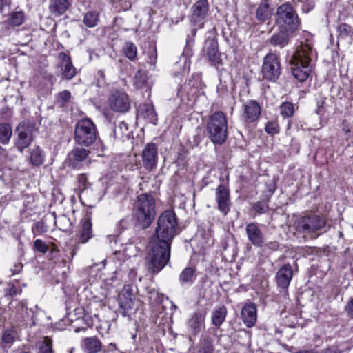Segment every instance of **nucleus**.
Returning a JSON list of instances; mask_svg holds the SVG:
<instances>
[{
  "mask_svg": "<svg viewBox=\"0 0 353 353\" xmlns=\"http://www.w3.org/2000/svg\"><path fill=\"white\" fill-rule=\"evenodd\" d=\"M316 58V52L312 46L302 43L289 59L294 77L301 82L307 80Z\"/></svg>",
  "mask_w": 353,
  "mask_h": 353,
  "instance_id": "obj_1",
  "label": "nucleus"
},
{
  "mask_svg": "<svg viewBox=\"0 0 353 353\" xmlns=\"http://www.w3.org/2000/svg\"><path fill=\"white\" fill-rule=\"evenodd\" d=\"M155 199L149 194H141L137 197L134 204L133 217L136 225L141 229H146L154 219Z\"/></svg>",
  "mask_w": 353,
  "mask_h": 353,
  "instance_id": "obj_2",
  "label": "nucleus"
},
{
  "mask_svg": "<svg viewBox=\"0 0 353 353\" xmlns=\"http://www.w3.org/2000/svg\"><path fill=\"white\" fill-rule=\"evenodd\" d=\"M155 234L151 241L171 245L176 236V217L174 212L165 210L159 216Z\"/></svg>",
  "mask_w": 353,
  "mask_h": 353,
  "instance_id": "obj_3",
  "label": "nucleus"
},
{
  "mask_svg": "<svg viewBox=\"0 0 353 353\" xmlns=\"http://www.w3.org/2000/svg\"><path fill=\"white\" fill-rule=\"evenodd\" d=\"M151 249L148 253V268L152 274L159 273L168 263L171 245L151 241Z\"/></svg>",
  "mask_w": 353,
  "mask_h": 353,
  "instance_id": "obj_4",
  "label": "nucleus"
},
{
  "mask_svg": "<svg viewBox=\"0 0 353 353\" xmlns=\"http://www.w3.org/2000/svg\"><path fill=\"white\" fill-rule=\"evenodd\" d=\"M207 132L210 141L216 145L223 144L228 137V122L221 111L213 113L207 123Z\"/></svg>",
  "mask_w": 353,
  "mask_h": 353,
  "instance_id": "obj_5",
  "label": "nucleus"
},
{
  "mask_svg": "<svg viewBox=\"0 0 353 353\" xmlns=\"http://www.w3.org/2000/svg\"><path fill=\"white\" fill-rule=\"evenodd\" d=\"M98 131L94 122L88 119H81L75 125L74 140L79 145L88 147L97 140Z\"/></svg>",
  "mask_w": 353,
  "mask_h": 353,
  "instance_id": "obj_6",
  "label": "nucleus"
},
{
  "mask_svg": "<svg viewBox=\"0 0 353 353\" xmlns=\"http://www.w3.org/2000/svg\"><path fill=\"white\" fill-rule=\"evenodd\" d=\"M276 23L280 28L294 32L301 28L300 19L289 3L281 4L277 9Z\"/></svg>",
  "mask_w": 353,
  "mask_h": 353,
  "instance_id": "obj_7",
  "label": "nucleus"
},
{
  "mask_svg": "<svg viewBox=\"0 0 353 353\" xmlns=\"http://www.w3.org/2000/svg\"><path fill=\"white\" fill-rule=\"evenodd\" d=\"M37 130L35 124L30 121H23L19 123L15 129L17 137L14 145L20 152H23L33 141Z\"/></svg>",
  "mask_w": 353,
  "mask_h": 353,
  "instance_id": "obj_8",
  "label": "nucleus"
},
{
  "mask_svg": "<svg viewBox=\"0 0 353 353\" xmlns=\"http://www.w3.org/2000/svg\"><path fill=\"white\" fill-rule=\"evenodd\" d=\"M325 224V219L322 216L310 214L299 219L296 222V228L302 233L311 234L321 230Z\"/></svg>",
  "mask_w": 353,
  "mask_h": 353,
  "instance_id": "obj_9",
  "label": "nucleus"
},
{
  "mask_svg": "<svg viewBox=\"0 0 353 353\" xmlns=\"http://www.w3.org/2000/svg\"><path fill=\"white\" fill-rule=\"evenodd\" d=\"M263 78L275 82L281 72V63L279 57L274 53H268L264 58L261 69Z\"/></svg>",
  "mask_w": 353,
  "mask_h": 353,
  "instance_id": "obj_10",
  "label": "nucleus"
},
{
  "mask_svg": "<svg viewBox=\"0 0 353 353\" xmlns=\"http://www.w3.org/2000/svg\"><path fill=\"white\" fill-rule=\"evenodd\" d=\"M132 287L125 285L118 296L120 312L123 316L130 317L136 311Z\"/></svg>",
  "mask_w": 353,
  "mask_h": 353,
  "instance_id": "obj_11",
  "label": "nucleus"
},
{
  "mask_svg": "<svg viewBox=\"0 0 353 353\" xmlns=\"http://www.w3.org/2000/svg\"><path fill=\"white\" fill-rule=\"evenodd\" d=\"M205 312L196 310L188 319L186 322L187 332L190 341L194 340L198 334L205 327Z\"/></svg>",
  "mask_w": 353,
  "mask_h": 353,
  "instance_id": "obj_12",
  "label": "nucleus"
},
{
  "mask_svg": "<svg viewBox=\"0 0 353 353\" xmlns=\"http://www.w3.org/2000/svg\"><path fill=\"white\" fill-rule=\"evenodd\" d=\"M110 108L117 112H126L130 108V101L128 95L123 90L113 91L109 97Z\"/></svg>",
  "mask_w": 353,
  "mask_h": 353,
  "instance_id": "obj_13",
  "label": "nucleus"
},
{
  "mask_svg": "<svg viewBox=\"0 0 353 353\" xmlns=\"http://www.w3.org/2000/svg\"><path fill=\"white\" fill-rule=\"evenodd\" d=\"M190 21L199 28H203L209 11L208 0H199L191 8Z\"/></svg>",
  "mask_w": 353,
  "mask_h": 353,
  "instance_id": "obj_14",
  "label": "nucleus"
},
{
  "mask_svg": "<svg viewBox=\"0 0 353 353\" xmlns=\"http://www.w3.org/2000/svg\"><path fill=\"white\" fill-rule=\"evenodd\" d=\"M261 112L260 105L254 100H249L242 105L241 119L246 123H253L259 118Z\"/></svg>",
  "mask_w": 353,
  "mask_h": 353,
  "instance_id": "obj_15",
  "label": "nucleus"
},
{
  "mask_svg": "<svg viewBox=\"0 0 353 353\" xmlns=\"http://www.w3.org/2000/svg\"><path fill=\"white\" fill-rule=\"evenodd\" d=\"M215 196L219 210L226 215L230 211L231 205L229 190L221 183L216 188Z\"/></svg>",
  "mask_w": 353,
  "mask_h": 353,
  "instance_id": "obj_16",
  "label": "nucleus"
},
{
  "mask_svg": "<svg viewBox=\"0 0 353 353\" xmlns=\"http://www.w3.org/2000/svg\"><path fill=\"white\" fill-rule=\"evenodd\" d=\"M203 53L212 64L216 65L221 63V53L219 51L217 41L215 39L208 38L205 40Z\"/></svg>",
  "mask_w": 353,
  "mask_h": 353,
  "instance_id": "obj_17",
  "label": "nucleus"
},
{
  "mask_svg": "<svg viewBox=\"0 0 353 353\" xmlns=\"http://www.w3.org/2000/svg\"><path fill=\"white\" fill-rule=\"evenodd\" d=\"M142 160L145 169L151 170L157 163V148L154 143H148L142 152Z\"/></svg>",
  "mask_w": 353,
  "mask_h": 353,
  "instance_id": "obj_18",
  "label": "nucleus"
},
{
  "mask_svg": "<svg viewBox=\"0 0 353 353\" xmlns=\"http://www.w3.org/2000/svg\"><path fill=\"white\" fill-rule=\"evenodd\" d=\"M245 233L248 241L255 247H263L265 238L256 223H250L245 226Z\"/></svg>",
  "mask_w": 353,
  "mask_h": 353,
  "instance_id": "obj_19",
  "label": "nucleus"
},
{
  "mask_svg": "<svg viewBox=\"0 0 353 353\" xmlns=\"http://www.w3.org/2000/svg\"><path fill=\"white\" fill-rule=\"evenodd\" d=\"M59 58L60 60L59 68L62 77L67 80L72 79L76 75L77 72L70 57L65 53H60Z\"/></svg>",
  "mask_w": 353,
  "mask_h": 353,
  "instance_id": "obj_20",
  "label": "nucleus"
},
{
  "mask_svg": "<svg viewBox=\"0 0 353 353\" xmlns=\"http://www.w3.org/2000/svg\"><path fill=\"white\" fill-rule=\"evenodd\" d=\"M292 33L286 29L280 28V30L274 32L268 41L273 47L283 48L289 44Z\"/></svg>",
  "mask_w": 353,
  "mask_h": 353,
  "instance_id": "obj_21",
  "label": "nucleus"
},
{
  "mask_svg": "<svg viewBox=\"0 0 353 353\" xmlns=\"http://www.w3.org/2000/svg\"><path fill=\"white\" fill-rule=\"evenodd\" d=\"M293 276V271L290 264H284L278 270L276 279L278 286L286 289L289 286Z\"/></svg>",
  "mask_w": 353,
  "mask_h": 353,
  "instance_id": "obj_22",
  "label": "nucleus"
},
{
  "mask_svg": "<svg viewBox=\"0 0 353 353\" xmlns=\"http://www.w3.org/2000/svg\"><path fill=\"white\" fill-rule=\"evenodd\" d=\"M241 319L248 327H253L257 319L256 308L254 303L245 304L241 309Z\"/></svg>",
  "mask_w": 353,
  "mask_h": 353,
  "instance_id": "obj_23",
  "label": "nucleus"
},
{
  "mask_svg": "<svg viewBox=\"0 0 353 353\" xmlns=\"http://www.w3.org/2000/svg\"><path fill=\"white\" fill-rule=\"evenodd\" d=\"M70 5L68 0H50L49 10L54 17H60L65 13Z\"/></svg>",
  "mask_w": 353,
  "mask_h": 353,
  "instance_id": "obj_24",
  "label": "nucleus"
},
{
  "mask_svg": "<svg viewBox=\"0 0 353 353\" xmlns=\"http://www.w3.org/2000/svg\"><path fill=\"white\" fill-rule=\"evenodd\" d=\"M139 116L147 120L149 123L156 124L157 116L152 104L144 103L139 105L138 109Z\"/></svg>",
  "mask_w": 353,
  "mask_h": 353,
  "instance_id": "obj_25",
  "label": "nucleus"
},
{
  "mask_svg": "<svg viewBox=\"0 0 353 353\" xmlns=\"http://www.w3.org/2000/svg\"><path fill=\"white\" fill-rule=\"evenodd\" d=\"M92 237V222L90 217L81 221V227L79 231V243H85Z\"/></svg>",
  "mask_w": 353,
  "mask_h": 353,
  "instance_id": "obj_26",
  "label": "nucleus"
},
{
  "mask_svg": "<svg viewBox=\"0 0 353 353\" xmlns=\"http://www.w3.org/2000/svg\"><path fill=\"white\" fill-rule=\"evenodd\" d=\"M90 151L83 148H74L69 154V161L72 164L73 168H77L79 162L85 161Z\"/></svg>",
  "mask_w": 353,
  "mask_h": 353,
  "instance_id": "obj_27",
  "label": "nucleus"
},
{
  "mask_svg": "<svg viewBox=\"0 0 353 353\" xmlns=\"http://www.w3.org/2000/svg\"><path fill=\"white\" fill-rule=\"evenodd\" d=\"M227 309L224 305L216 307L212 312V323L216 327H219L225 320Z\"/></svg>",
  "mask_w": 353,
  "mask_h": 353,
  "instance_id": "obj_28",
  "label": "nucleus"
},
{
  "mask_svg": "<svg viewBox=\"0 0 353 353\" xmlns=\"http://www.w3.org/2000/svg\"><path fill=\"white\" fill-rule=\"evenodd\" d=\"M83 346L87 353H97L101 350V343L96 337L84 339Z\"/></svg>",
  "mask_w": 353,
  "mask_h": 353,
  "instance_id": "obj_29",
  "label": "nucleus"
},
{
  "mask_svg": "<svg viewBox=\"0 0 353 353\" xmlns=\"http://www.w3.org/2000/svg\"><path fill=\"white\" fill-rule=\"evenodd\" d=\"M100 14L97 10H90L83 14V23L88 28H94L99 22Z\"/></svg>",
  "mask_w": 353,
  "mask_h": 353,
  "instance_id": "obj_30",
  "label": "nucleus"
},
{
  "mask_svg": "<svg viewBox=\"0 0 353 353\" xmlns=\"http://www.w3.org/2000/svg\"><path fill=\"white\" fill-rule=\"evenodd\" d=\"M338 40L352 39L353 37V28L345 23H341L336 27Z\"/></svg>",
  "mask_w": 353,
  "mask_h": 353,
  "instance_id": "obj_31",
  "label": "nucleus"
},
{
  "mask_svg": "<svg viewBox=\"0 0 353 353\" xmlns=\"http://www.w3.org/2000/svg\"><path fill=\"white\" fill-rule=\"evenodd\" d=\"M12 135V128L8 123H0V143L6 145Z\"/></svg>",
  "mask_w": 353,
  "mask_h": 353,
  "instance_id": "obj_32",
  "label": "nucleus"
},
{
  "mask_svg": "<svg viewBox=\"0 0 353 353\" xmlns=\"http://www.w3.org/2000/svg\"><path fill=\"white\" fill-rule=\"evenodd\" d=\"M271 14L272 12L269 4L266 1L261 2L256 10L258 20L264 22L270 18Z\"/></svg>",
  "mask_w": 353,
  "mask_h": 353,
  "instance_id": "obj_33",
  "label": "nucleus"
},
{
  "mask_svg": "<svg viewBox=\"0 0 353 353\" xmlns=\"http://www.w3.org/2000/svg\"><path fill=\"white\" fill-rule=\"evenodd\" d=\"M44 154L39 147H35L31 150L30 155V162L32 165H41L44 162Z\"/></svg>",
  "mask_w": 353,
  "mask_h": 353,
  "instance_id": "obj_34",
  "label": "nucleus"
},
{
  "mask_svg": "<svg viewBox=\"0 0 353 353\" xmlns=\"http://www.w3.org/2000/svg\"><path fill=\"white\" fill-rule=\"evenodd\" d=\"M195 279V270L191 267L185 268L179 275V281L181 285L192 283Z\"/></svg>",
  "mask_w": 353,
  "mask_h": 353,
  "instance_id": "obj_35",
  "label": "nucleus"
},
{
  "mask_svg": "<svg viewBox=\"0 0 353 353\" xmlns=\"http://www.w3.org/2000/svg\"><path fill=\"white\" fill-rule=\"evenodd\" d=\"M125 57L130 61H134L137 56V48L134 43L131 41H127L124 43L123 48Z\"/></svg>",
  "mask_w": 353,
  "mask_h": 353,
  "instance_id": "obj_36",
  "label": "nucleus"
},
{
  "mask_svg": "<svg viewBox=\"0 0 353 353\" xmlns=\"http://www.w3.org/2000/svg\"><path fill=\"white\" fill-rule=\"evenodd\" d=\"M25 15L23 12H14L8 18V23L13 26H19L23 23Z\"/></svg>",
  "mask_w": 353,
  "mask_h": 353,
  "instance_id": "obj_37",
  "label": "nucleus"
},
{
  "mask_svg": "<svg viewBox=\"0 0 353 353\" xmlns=\"http://www.w3.org/2000/svg\"><path fill=\"white\" fill-rule=\"evenodd\" d=\"M52 341L48 336L39 343V353H52Z\"/></svg>",
  "mask_w": 353,
  "mask_h": 353,
  "instance_id": "obj_38",
  "label": "nucleus"
},
{
  "mask_svg": "<svg viewBox=\"0 0 353 353\" xmlns=\"http://www.w3.org/2000/svg\"><path fill=\"white\" fill-rule=\"evenodd\" d=\"M294 112V105L290 102H283L280 105V113L285 118L291 117Z\"/></svg>",
  "mask_w": 353,
  "mask_h": 353,
  "instance_id": "obj_39",
  "label": "nucleus"
},
{
  "mask_svg": "<svg viewBox=\"0 0 353 353\" xmlns=\"http://www.w3.org/2000/svg\"><path fill=\"white\" fill-rule=\"evenodd\" d=\"M213 350L212 339L208 337H202L201 347L198 353H212Z\"/></svg>",
  "mask_w": 353,
  "mask_h": 353,
  "instance_id": "obj_40",
  "label": "nucleus"
},
{
  "mask_svg": "<svg viewBox=\"0 0 353 353\" xmlns=\"http://www.w3.org/2000/svg\"><path fill=\"white\" fill-rule=\"evenodd\" d=\"M326 97L320 96L316 99V108L315 112L317 114L323 116L327 111Z\"/></svg>",
  "mask_w": 353,
  "mask_h": 353,
  "instance_id": "obj_41",
  "label": "nucleus"
},
{
  "mask_svg": "<svg viewBox=\"0 0 353 353\" xmlns=\"http://www.w3.org/2000/svg\"><path fill=\"white\" fill-rule=\"evenodd\" d=\"M147 81V76L145 72L138 70L134 77V84L137 88H142Z\"/></svg>",
  "mask_w": 353,
  "mask_h": 353,
  "instance_id": "obj_42",
  "label": "nucleus"
},
{
  "mask_svg": "<svg viewBox=\"0 0 353 353\" xmlns=\"http://www.w3.org/2000/svg\"><path fill=\"white\" fill-rule=\"evenodd\" d=\"M94 84L100 88L106 87L105 75L103 70H99L95 75V81Z\"/></svg>",
  "mask_w": 353,
  "mask_h": 353,
  "instance_id": "obj_43",
  "label": "nucleus"
},
{
  "mask_svg": "<svg viewBox=\"0 0 353 353\" xmlns=\"http://www.w3.org/2000/svg\"><path fill=\"white\" fill-rule=\"evenodd\" d=\"M16 334L13 330H6L2 335V341L10 346L15 341Z\"/></svg>",
  "mask_w": 353,
  "mask_h": 353,
  "instance_id": "obj_44",
  "label": "nucleus"
},
{
  "mask_svg": "<svg viewBox=\"0 0 353 353\" xmlns=\"http://www.w3.org/2000/svg\"><path fill=\"white\" fill-rule=\"evenodd\" d=\"M78 182L81 194L88 190L90 185L88 182V177L85 174H81L78 176Z\"/></svg>",
  "mask_w": 353,
  "mask_h": 353,
  "instance_id": "obj_45",
  "label": "nucleus"
},
{
  "mask_svg": "<svg viewBox=\"0 0 353 353\" xmlns=\"http://www.w3.org/2000/svg\"><path fill=\"white\" fill-rule=\"evenodd\" d=\"M265 130L269 134H276L279 132V125L274 121L268 122L265 127Z\"/></svg>",
  "mask_w": 353,
  "mask_h": 353,
  "instance_id": "obj_46",
  "label": "nucleus"
},
{
  "mask_svg": "<svg viewBox=\"0 0 353 353\" xmlns=\"http://www.w3.org/2000/svg\"><path fill=\"white\" fill-rule=\"evenodd\" d=\"M34 248L39 252L46 253L48 251V246L41 239H37L34 242Z\"/></svg>",
  "mask_w": 353,
  "mask_h": 353,
  "instance_id": "obj_47",
  "label": "nucleus"
},
{
  "mask_svg": "<svg viewBox=\"0 0 353 353\" xmlns=\"http://www.w3.org/2000/svg\"><path fill=\"white\" fill-rule=\"evenodd\" d=\"M18 294L17 288L11 283L7 284V287L5 289V294L6 296H14Z\"/></svg>",
  "mask_w": 353,
  "mask_h": 353,
  "instance_id": "obj_48",
  "label": "nucleus"
},
{
  "mask_svg": "<svg viewBox=\"0 0 353 353\" xmlns=\"http://www.w3.org/2000/svg\"><path fill=\"white\" fill-rule=\"evenodd\" d=\"M254 209L257 213L263 214L268 210V206L265 203L257 202L254 205Z\"/></svg>",
  "mask_w": 353,
  "mask_h": 353,
  "instance_id": "obj_49",
  "label": "nucleus"
},
{
  "mask_svg": "<svg viewBox=\"0 0 353 353\" xmlns=\"http://www.w3.org/2000/svg\"><path fill=\"white\" fill-rule=\"evenodd\" d=\"M59 101H62L63 104L68 102L71 98V93L70 91L65 90L59 94Z\"/></svg>",
  "mask_w": 353,
  "mask_h": 353,
  "instance_id": "obj_50",
  "label": "nucleus"
},
{
  "mask_svg": "<svg viewBox=\"0 0 353 353\" xmlns=\"http://www.w3.org/2000/svg\"><path fill=\"white\" fill-rule=\"evenodd\" d=\"M23 269V264L21 263H17L14 265L13 268L10 270V274L9 276H14L19 274Z\"/></svg>",
  "mask_w": 353,
  "mask_h": 353,
  "instance_id": "obj_51",
  "label": "nucleus"
},
{
  "mask_svg": "<svg viewBox=\"0 0 353 353\" xmlns=\"http://www.w3.org/2000/svg\"><path fill=\"white\" fill-rule=\"evenodd\" d=\"M345 311L349 317L353 319V298L347 302Z\"/></svg>",
  "mask_w": 353,
  "mask_h": 353,
  "instance_id": "obj_52",
  "label": "nucleus"
},
{
  "mask_svg": "<svg viewBox=\"0 0 353 353\" xmlns=\"http://www.w3.org/2000/svg\"><path fill=\"white\" fill-rule=\"evenodd\" d=\"M43 223L41 222H37L35 224H34V226L32 227V231L34 232H37L39 233H43L45 232L44 230H43Z\"/></svg>",
  "mask_w": 353,
  "mask_h": 353,
  "instance_id": "obj_53",
  "label": "nucleus"
},
{
  "mask_svg": "<svg viewBox=\"0 0 353 353\" xmlns=\"http://www.w3.org/2000/svg\"><path fill=\"white\" fill-rule=\"evenodd\" d=\"M263 246L271 250H276L279 248V243L277 241H270L264 244Z\"/></svg>",
  "mask_w": 353,
  "mask_h": 353,
  "instance_id": "obj_54",
  "label": "nucleus"
},
{
  "mask_svg": "<svg viewBox=\"0 0 353 353\" xmlns=\"http://www.w3.org/2000/svg\"><path fill=\"white\" fill-rule=\"evenodd\" d=\"M314 6L310 3L304 4L302 7V10L304 12H309L312 8Z\"/></svg>",
  "mask_w": 353,
  "mask_h": 353,
  "instance_id": "obj_55",
  "label": "nucleus"
},
{
  "mask_svg": "<svg viewBox=\"0 0 353 353\" xmlns=\"http://www.w3.org/2000/svg\"><path fill=\"white\" fill-rule=\"evenodd\" d=\"M7 151L5 148L0 146V160H3L7 157Z\"/></svg>",
  "mask_w": 353,
  "mask_h": 353,
  "instance_id": "obj_56",
  "label": "nucleus"
},
{
  "mask_svg": "<svg viewBox=\"0 0 353 353\" xmlns=\"http://www.w3.org/2000/svg\"><path fill=\"white\" fill-rule=\"evenodd\" d=\"M136 274H137V272L134 270H131L129 272V276L130 277V279L132 280V281H135L136 279Z\"/></svg>",
  "mask_w": 353,
  "mask_h": 353,
  "instance_id": "obj_57",
  "label": "nucleus"
},
{
  "mask_svg": "<svg viewBox=\"0 0 353 353\" xmlns=\"http://www.w3.org/2000/svg\"><path fill=\"white\" fill-rule=\"evenodd\" d=\"M108 349L109 351L115 350L117 349L116 344L110 343L108 346Z\"/></svg>",
  "mask_w": 353,
  "mask_h": 353,
  "instance_id": "obj_58",
  "label": "nucleus"
},
{
  "mask_svg": "<svg viewBox=\"0 0 353 353\" xmlns=\"http://www.w3.org/2000/svg\"><path fill=\"white\" fill-rule=\"evenodd\" d=\"M75 254L74 252L72 251V256H74Z\"/></svg>",
  "mask_w": 353,
  "mask_h": 353,
  "instance_id": "obj_59",
  "label": "nucleus"
}]
</instances>
